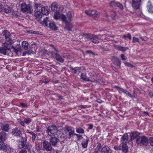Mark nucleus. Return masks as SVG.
Returning <instances> with one entry per match:
<instances>
[{
  "mask_svg": "<svg viewBox=\"0 0 153 153\" xmlns=\"http://www.w3.org/2000/svg\"><path fill=\"white\" fill-rule=\"evenodd\" d=\"M26 149H27L28 152L30 153H35L33 148L32 147V146L30 143H27L26 145Z\"/></svg>",
  "mask_w": 153,
  "mask_h": 153,
  "instance_id": "nucleus-14",
  "label": "nucleus"
},
{
  "mask_svg": "<svg viewBox=\"0 0 153 153\" xmlns=\"http://www.w3.org/2000/svg\"><path fill=\"white\" fill-rule=\"evenodd\" d=\"M26 144L23 143V142L21 141L19 144V146L20 148H24L25 146H26Z\"/></svg>",
  "mask_w": 153,
  "mask_h": 153,
  "instance_id": "nucleus-39",
  "label": "nucleus"
},
{
  "mask_svg": "<svg viewBox=\"0 0 153 153\" xmlns=\"http://www.w3.org/2000/svg\"><path fill=\"white\" fill-rule=\"evenodd\" d=\"M85 13L89 16H93L96 15L97 11L94 10H85Z\"/></svg>",
  "mask_w": 153,
  "mask_h": 153,
  "instance_id": "nucleus-12",
  "label": "nucleus"
},
{
  "mask_svg": "<svg viewBox=\"0 0 153 153\" xmlns=\"http://www.w3.org/2000/svg\"><path fill=\"white\" fill-rule=\"evenodd\" d=\"M118 48L119 50L123 51H125L128 49V48L127 47H123L121 46H119Z\"/></svg>",
  "mask_w": 153,
  "mask_h": 153,
  "instance_id": "nucleus-40",
  "label": "nucleus"
},
{
  "mask_svg": "<svg viewBox=\"0 0 153 153\" xmlns=\"http://www.w3.org/2000/svg\"><path fill=\"white\" fill-rule=\"evenodd\" d=\"M84 36L86 38L90 39H92L93 38H97V36L91 34L89 33L85 34Z\"/></svg>",
  "mask_w": 153,
  "mask_h": 153,
  "instance_id": "nucleus-25",
  "label": "nucleus"
},
{
  "mask_svg": "<svg viewBox=\"0 0 153 153\" xmlns=\"http://www.w3.org/2000/svg\"><path fill=\"white\" fill-rule=\"evenodd\" d=\"M147 8L148 9L149 12L152 13H153V6H152L151 2L150 1H148Z\"/></svg>",
  "mask_w": 153,
  "mask_h": 153,
  "instance_id": "nucleus-23",
  "label": "nucleus"
},
{
  "mask_svg": "<svg viewBox=\"0 0 153 153\" xmlns=\"http://www.w3.org/2000/svg\"><path fill=\"white\" fill-rule=\"evenodd\" d=\"M81 78L83 80L87 81H91L92 82H94L96 80L94 78V80H91L89 78L87 77L85 74L82 73L81 74Z\"/></svg>",
  "mask_w": 153,
  "mask_h": 153,
  "instance_id": "nucleus-13",
  "label": "nucleus"
},
{
  "mask_svg": "<svg viewBox=\"0 0 153 153\" xmlns=\"http://www.w3.org/2000/svg\"><path fill=\"white\" fill-rule=\"evenodd\" d=\"M32 141L34 142L35 141V139L37 136L36 134L34 133L32 135Z\"/></svg>",
  "mask_w": 153,
  "mask_h": 153,
  "instance_id": "nucleus-48",
  "label": "nucleus"
},
{
  "mask_svg": "<svg viewBox=\"0 0 153 153\" xmlns=\"http://www.w3.org/2000/svg\"><path fill=\"white\" fill-rule=\"evenodd\" d=\"M113 58V59L115 60L117 62L118 64L117 65L120 68V65L121 63V61L119 59L118 57L116 56H114Z\"/></svg>",
  "mask_w": 153,
  "mask_h": 153,
  "instance_id": "nucleus-34",
  "label": "nucleus"
},
{
  "mask_svg": "<svg viewBox=\"0 0 153 153\" xmlns=\"http://www.w3.org/2000/svg\"><path fill=\"white\" fill-rule=\"evenodd\" d=\"M13 43L12 40L10 39H9L8 40L6 41L2 45L9 51L13 47L12 45Z\"/></svg>",
  "mask_w": 153,
  "mask_h": 153,
  "instance_id": "nucleus-6",
  "label": "nucleus"
},
{
  "mask_svg": "<svg viewBox=\"0 0 153 153\" xmlns=\"http://www.w3.org/2000/svg\"><path fill=\"white\" fill-rule=\"evenodd\" d=\"M111 150L108 146H104L101 150V153H111Z\"/></svg>",
  "mask_w": 153,
  "mask_h": 153,
  "instance_id": "nucleus-17",
  "label": "nucleus"
},
{
  "mask_svg": "<svg viewBox=\"0 0 153 153\" xmlns=\"http://www.w3.org/2000/svg\"><path fill=\"white\" fill-rule=\"evenodd\" d=\"M86 52L87 53H89V54H93V52H92V51L90 50L87 51H86Z\"/></svg>",
  "mask_w": 153,
  "mask_h": 153,
  "instance_id": "nucleus-59",
  "label": "nucleus"
},
{
  "mask_svg": "<svg viewBox=\"0 0 153 153\" xmlns=\"http://www.w3.org/2000/svg\"><path fill=\"white\" fill-rule=\"evenodd\" d=\"M88 129H92L93 128V125L92 124H89L88 125Z\"/></svg>",
  "mask_w": 153,
  "mask_h": 153,
  "instance_id": "nucleus-58",
  "label": "nucleus"
},
{
  "mask_svg": "<svg viewBox=\"0 0 153 153\" xmlns=\"http://www.w3.org/2000/svg\"><path fill=\"white\" fill-rule=\"evenodd\" d=\"M42 145L43 148L47 151H50L52 149L51 146L48 141H44L42 142Z\"/></svg>",
  "mask_w": 153,
  "mask_h": 153,
  "instance_id": "nucleus-8",
  "label": "nucleus"
},
{
  "mask_svg": "<svg viewBox=\"0 0 153 153\" xmlns=\"http://www.w3.org/2000/svg\"><path fill=\"white\" fill-rule=\"evenodd\" d=\"M123 38L125 39H126L127 38H128L129 39L131 40V35L130 33H128L126 35H123Z\"/></svg>",
  "mask_w": 153,
  "mask_h": 153,
  "instance_id": "nucleus-36",
  "label": "nucleus"
},
{
  "mask_svg": "<svg viewBox=\"0 0 153 153\" xmlns=\"http://www.w3.org/2000/svg\"><path fill=\"white\" fill-rule=\"evenodd\" d=\"M7 139L6 133L4 132L0 133V141L3 142Z\"/></svg>",
  "mask_w": 153,
  "mask_h": 153,
  "instance_id": "nucleus-15",
  "label": "nucleus"
},
{
  "mask_svg": "<svg viewBox=\"0 0 153 153\" xmlns=\"http://www.w3.org/2000/svg\"><path fill=\"white\" fill-rule=\"evenodd\" d=\"M141 135L142 134L138 132H131L130 134L131 140H133L136 139V143L140 146H146L149 142L151 146L153 147V138L150 137L148 139L146 136Z\"/></svg>",
  "mask_w": 153,
  "mask_h": 153,
  "instance_id": "nucleus-1",
  "label": "nucleus"
},
{
  "mask_svg": "<svg viewBox=\"0 0 153 153\" xmlns=\"http://www.w3.org/2000/svg\"><path fill=\"white\" fill-rule=\"evenodd\" d=\"M69 133V135L70 136L74 135V129L73 128H69L67 129Z\"/></svg>",
  "mask_w": 153,
  "mask_h": 153,
  "instance_id": "nucleus-33",
  "label": "nucleus"
},
{
  "mask_svg": "<svg viewBox=\"0 0 153 153\" xmlns=\"http://www.w3.org/2000/svg\"><path fill=\"white\" fill-rule=\"evenodd\" d=\"M1 149L3 151H6V146L4 144L2 143L1 146Z\"/></svg>",
  "mask_w": 153,
  "mask_h": 153,
  "instance_id": "nucleus-42",
  "label": "nucleus"
},
{
  "mask_svg": "<svg viewBox=\"0 0 153 153\" xmlns=\"http://www.w3.org/2000/svg\"><path fill=\"white\" fill-rule=\"evenodd\" d=\"M41 13L44 15H47L49 13L48 10L45 7H41Z\"/></svg>",
  "mask_w": 153,
  "mask_h": 153,
  "instance_id": "nucleus-29",
  "label": "nucleus"
},
{
  "mask_svg": "<svg viewBox=\"0 0 153 153\" xmlns=\"http://www.w3.org/2000/svg\"><path fill=\"white\" fill-rule=\"evenodd\" d=\"M121 59L122 60H125L127 59V57L123 54H122L120 55Z\"/></svg>",
  "mask_w": 153,
  "mask_h": 153,
  "instance_id": "nucleus-47",
  "label": "nucleus"
},
{
  "mask_svg": "<svg viewBox=\"0 0 153 153\" xmlns=\"http://www.w3.org/2000/svg\"><path fill=\"white\" fill-rule=\"evenodd\" d=\"M127 143H122V149L123 152L126 153L128 152V146L126 144Z\"/></svg>",
  "mask_w": 153,
  "mask_h": 153,
  "instance_id": "nucleus-21",
  "label": "nucleus"
},
{
  "mask_svg": "<svg viewBox=\"0 0 153 153\" xmlns=\"http://www.w3.org/2000/svg\"><path fill=\"white\" fill-rule=\"evenodd\" d=\"M8 51L4 46L0 47V53L4 55H6Z\"/></svg>",
  "mask_w": 153,
  "mask_h": 153,
  "instance_id": "nucleus-22",
  "label": "nucleus"
},
{
  "mask_svg": "<svg viewBox=\"0 0 153 153\" xmlns=\"http://www.w3.org/2000/svg\"><path fill=\"white\" fill-rule=\"evenodd\" d=\"M36 150H37V152H39L40 150V149L39 146H36Z\"/></svg>",
  "mask_w": 153,
  "mask_h": 153,
  "instance_id": "nucleus-55",
  "label": "nucleus"
},
{
  "mask_svg": "<svg viewBox=\"0 0 153 153\" xmlns=\"http://www.w3.org/2000/svg\"><path fill=\"white\" fill-rule=\"evenodd\" d=\"M110 5L111 7H119L120 9H123V6L120 3L115 1H113L111 2Z\"/></svg>",
  "mask_w": 153,
  "mask_h": 153,
  "instance_id": "nucleus-10",
  "label": "nucleus"
},
{
  "mask_svg": "<svg viewBox=\"0 0 153 153\" xmlns=\"http://www.w3.org/2000/svg\"><path fill=\"white\" fill-rule=\"evenodd\" d=\"M1 129L4 131L8 132L10 129L9 125L8 124H4L1 126Z\"/></svg>",
  "mask_w": 153,
  "mask_h": 153,
  "instance_id": "nucleus-19",
  "label": "nucleus"
},
{
  "mask_svg": "<svg viewBox=\"0 0 153 153\" xmlns=\"http://www.w3.org/2000/svg\"><path fill=\"white\" fill-rule=\"evenodd\" d=\"M20 105L21 106L24 108H26L27 107V105L25 103H20Z\"/></svg>",
  "mask_w": 153,
  "mask_h": 153,
  "instance_id": "nucleus-53",
  "label": "nucleus"
},
{
  "mask_svg": "<svg viewBox=\"0 0 153 153\" xmlns=\"http://www.w3.org/2000/svg\"><path fill=\"white\" fill-rule=\"evenodd\" d=\"M58 5V4L55 2H53L51 4V9L53 11H57Z\"/></svg>",
  "mask_w": 153,
  "mask_h": 153,
  "instance_id": "nucleus-24",
  "label": "nucleus"
},
{
  "mask_svg": "<svg viewBox=\"0 0 153 153\" xmlns=\"http://www.w3.org/2000/svg\"><path fill=\"white\" fill-rule=\"evenodd\" d=\"M31 120L30 118H25L24 119V121L27 124H28L31 122Z\"/></svg>",
  "mask_w": 153,
  "mask_h": 153,
  "instance_id": "nucleus-41",
  "label": "nucleus"
},
{
  "mask_svg": "<svg viewBox=\"0 0 153 153\" xmlns=\"http://www.w3.org/2000/svg\"><path fill=\"white\" fill-rule=\"evenodd\" d=\"M128 135L126 133H125L122 137L121 142L122 143H127L128 141Z\"/></svg>",
  "mask_w": 153,
  "mask_h": 153,
  "instance_id": "nucleus-16",
  "label": "nucleus"
},
{
  "mask_svg": "<svg viewBox=\"0 0 153 153\" xmlns=\"http://www.w3.org/2000/svg\"><path fill=\"white\" fill-rule=\"evenodd\" d=\"M72 15L71 12H68L67 15V19H65V21H64L65 22V28L68 31H71L73 27L72 24L69 22L71 21Z\"/></svg>",
  "mask_w": 153,
  "mask_h": 153,
  "instance_id": "nucleus-3",
  "label": "nucleus"
},
{
  "mask_svg": "<svg viewBox=\"0 0 153 153\" xmlns=\"http://www.w3.org/2000/svg\"><path fill=\"white\" fill-rule=\"evenodd\" d=\"M24 121H22L21 120H19L18 122L22 126H25V124L24 123Z\"/></svg>",
  "mask_w": 153,
  "mask_h": 153,
  "instance_id": "nucleus-52",
  "label": "nucleus"
},
{
  "mask_svg": "<svg viewBox=\"0 0 153 153\" xmlns=\"http://www.w3.org/2000/svg\"><path fill=\"white\" fill-rule=\"evenodd\" d=\"M101 147V145L100 143H98L97 146V147L94 150V152L96 153H97L98 151L100 150Z\"/></svg>",
  "mask_w": 153,
  "mask_h": 153,
  "instance_id": "nucleus-35",
  "label": "nucleus"
},
{
  "mask_svg": "<svg viewBox=\"0 0 153 153\" xmlns=\"http://www.w3.org/2000/svg\"><path fill=\"white\" fill-rule=\"evenodd\" d=\"M20 7L21 11L23 13H31L33 12V10L30 4H27L24 2L21 4Z\"/></svg>",
  "mask_w": 153,
  "mask_h": 153,
  "instance_id": "nucleus-4",
  "label": "nucleus"
},
{
  "mask_svg": "<svg viewBox=\"0 0 153 153\" xmlns=\"http://www.w3.org/2000/svg\"><path fill=\"white\" fill-rule=\"evenodd\" d=\"M3 34L5 37L6 39H9L10 35V32L7 30L4 31Z\"/></svg>",
  "mask_w": 153,
  "mask_h": 153,
  "instance_id": "nucleus-27",
  "label": "nucleus"
},
{
  "mask_svg": "<svg viewBox=\"0 0 153 153\" xmlns=\"http://www.w3.org/2000/svg\"><path fill=\"white\" fill-rule=\"evenodd\" d=\"M39 131H39V126H37L36 127V132H39Z\"/></svg>",
  "mask_w": 153,
  "mask_h": 153,
  "instance_id": "nucleus-61",
  "label": "nucleus"
},
{
  "mask_svg": "<svg viewBox=\"0 0 153 153\" xmlns=\"http://www.w3.org/2000/svg\"><path fill=\"white\" fill-rule=\"evenodd\" d=\"M28 46V43L26 41H23L22 43V46L24 49H27Z\"/></svg>",
  "mask_w": 153,
  "mask_h": 153,
  "instance_id": "nucleus-32",
  "label": "nucleus"
},
{
  "mask_svg": "<svg viewBox=\"0 0 153 153\" xmlns=\"http://www.w3.org/2000/svg\"><path fill=\"white\" fill-rule=\"evenodd\" d=\"M50 143L52 146H55L58 142V139L55 137H52L50 139Z\"/></svg>",
  "mask_w": 153,
  "mask_h": 153,
  "instance_id": "nucleus-18",
  "label": "nucleus"
},
{
  "mask_svg": "<svg viewBox=\"0 0 153 153\" xmlns=\"http://www.w3.org/2000/svg\"><path fill=\"white\" fill-rule=\"evenodd\" d=\"M49 27L51 29L54 30H57L54 22H50L49 23Z\"/></svg>",
  "mask_w": 153,
  "mask_h": 153,
  "instance_id": "nucleus-28",
  "label": "nucleus"
},
{
  "mask_svg": "<svg viewBox=\"0 0 153 153\" xmlns=\"http://www.w3.org/2000/svg\"><path fill=\"white\" fill-rule=\"evenodd\" d=\"M125 94L128 95L129 97H130L132 98H134V97L129 92H128L127 91L125 93Z\"/></svg>",
  "mask_w": 153,
  "mask_h": 153,
  "instance_id": "nucleus-44",
  "label": "nucleus"
},
{
  "mask_svg": "<svg viewBox=\"0 0 153 153\" xmlns=\"http://www.w3.org/2000/svg\"><path fill=\"white\" fill-rule=\"evenodd\" d=\"M133 42H139V39L137 37H133Z\"/></svg>",
  "mask_w": 153,
  "mask_h": 153,
  "instance_id": "nucleus-50",
  "label": "nucleus"
},
{
  "mask_svg": "<svg viewBox=\"0 0 153 153\" xmlns=\"http://www.w3.org/2000/svg\"><path fill=\"white\" fill-rule=\"evenodd\" d=\"M35 7L36 8H38L39 7H41L42 5L40 4H38L37 3H35Z\"/></svg>",
  "mask_w": 153,
  "mask_h": 153,
  "instance_id": "nucleus-49",
  "label": "nucleus"
},
{
  "mask_svg": "<svg viewBox=\"0 0 153 153\" xmlns=\"http://www.w3.org/2000/svg\"><path fill=\"white\" fill-rule=\"evenodd\" d=\"M54 18L56 20L61 19L63 22L65 21V19H67V17H66L65 15L63 14H60L59 12H55L54 14Z\"/></svg>",
  "mask_w": 153,
  "mask_h": 153,
  "instance_id": "nucleus-5",
  "label": "nucleus"
},
{
  "mask_svg": "<svg viewBox=\"0 0 153 153\" xmlns=\"http://www.w3.org/2000/svg\"><path fill=\"white\" fill-rule=\"evenodd\" d=\"M4 10L5 13H9L11 12L10 8L8 7H6L4 9Z\"/></svg>",
  "mask_w": 153,
  "mask_h": 153,
  "instance_id": "nucleus-38",
  "label": "nucleus"
},
{
  "mask_svg": "<svg viewBox=\"0 0 153 153\" xmlns=\"http://www.w3.org/2000/svg\"><path fill=\"white\" fill-rule=\"evenodd\" d=\"M56 153H61V152L59 150H57L56 151Z\"/></svg>",
  "mask_w": 153,
  "mask_h": 153,
  "instance_id": "nucleus-64",
  "label": "nucleus"
},
{
  "mask_svg": "<svg viewBox=\"0 0 153 153\" xmlns=\"http://www.w3.org/2000/svg\"><path fill=\"white\" fill-rule=\"evenodd\" d=\"M114 88H117V90L119 91V93H120V91L122 92L123 93L125 94L127 90L124 89L123 88H120L118 86H114Z\"/></svg>",
  "mask_w": 153,
  "mask_h": 153,
  "instance_id": "nucleus-26",
  "label": "nucleus"
},
{
  "mask_svg": "<svg viewBox=\"0 0 153 153\" xmlns=\"http://www.w3.org/2000/svg\"><path fill=\"white\" fill-rule=\"evenodd\" d=\"M30 131H30L28 130H26V132L27 133H28V134H30Z\"/></svg>",
  "mask_w": 153,
  "mask_h": 153,
  "instance_id": "nucleus-63",
  "label": "nucleus"
},
{
  "mask_svg": "<svg viewBox=\"0 0 153 153\" xmlns=\"http://www.w3.org/2000/svg\"><path fill=\"white\" fill-rule=\"evenodd\" d=\"M97 102L99 103H102V101L100 99H98L97 100Z\"/></svg>",
  "mask_w": 153,
  "mask_h": 153,
  "instance_id": "nucleus-60",
  "label": "nucleus"
},
{
  "mask_svg": "<svg viewBox=\"0 0 153 153\" xmlns=\"http://www.w3.org/2000/svg\"><path fill=\"white\" fill-rule=\"evenodd\" d=\"M35 16L36 18L40 19L42 17V13L40 11H37L35 13Z\"/></svg>",
  "mask_w": 153,
  "mask_h": 153,
  "instance_id": "nucleus-30",
  "label": "nucleus"
},
{
  "mask_svg": "<svg viewBox=\"0 0 153 153\" xmlns=\"http://www.w3.org/2000/svg\"><path fill=\"white\" fill-rule=\"evenodd\" d=\"M19 153H27V152L24 149H22L20 151Z\"/></svg>",
  "mask_w": 153,
  "mask_h": 153,
  "instance_id": "nucleus-56",
  "label": "nucleus"
},
{
  "mask_svg": "<svg viewBox=\"0 0 153 153\" xmlns=\"http://www.w3.org/2000/svg\"><path fill=\"white\" fill-rule=\"evenodd\" d=\"M89 139L86 137V139H84L82 142L81 145L83 148H86L88 146Z\"/></svg>",
  "mask_w": 153,
  "mask_h": 153,
  "instance_id": "nucleus-11",
  "label": "nucleus"
},
{
  "mask_svg": "<svg viewBox=\"0 0 153 153\" xmlns=\"http://www.w3.org/2000/svg\"><path fill=\"white\" fill-rule=\"evenodd\" d=\"M141 0H132V7L136 9L139 8Z\"/></svg>",
  "mask_w": 153,
  "mask_h": 153,
  "instance_id": "nucleus-9",
  "label": "nucleus"
},
{
  "mask_svg": "<svg viewBox=\"0 0 153 153\" xmlns=\"http://www.w3.org/2000/svg\"><path fill=\"white\" fill-rule=\"evenodd\" d=\"M76 132L79 133L83 134L84 133V130L81 128H79L76 129Z\"/></svg>",
  "mask_w": 153,
  "mask_h": 153,
  "instance_id": "nucleus-37",
  "label": "nucleus"
},
{
  "mask_svg": "<svg viewBox=\"0 0 153 153\" xmlns=\"http://www.w3.org/2000/svg\"><path fill=\"white\" fill-rule=\"evenodd\" d=\"M50 46L52 47L53 48L54 50L56 51L57 52H59V51L56 48L54 47V46L53 45H51Z\"/></svg>",
  "mask_w": 153,
  "mask_h": 153,
  "instance_id": "nucleus-57",
  "label": "nucleus"
},
{
  "mask_svg": "<svg viewBox=\"0 0 153 153\" xmlns=\"http://www.w3.org/2000/svg\"><path fill=\"white\" fill-rule=\"evenodd\" d=\"M80 107L83 108H85L87 107V106L86 105H81L80 106Z\"/></svg>",
  "mask_w": 153,
  "mask_h": 153,
  "instance_id": "nucleus-62",
  "label": "nucleus"
},
{
  "mask_svg": "<svg viewBox=\"0 0 153 153\" xmlns=\"http://www.w3.org/2000/svg\"><path fill=\"white\" fill-rule=\"evenodd\" d=\"M80 69L79 68L76 67L72 68H71V71L72 73L76 74L80 72Z\"/></svg>",
  "mask_w": 153,
  "mask_h": 153,
  "instance_id": "nucleus-31",
  "label": "nucleus"
},
{
  "mask_svg": "<svg viewBox=\"0 0 153 153\" xmlns=\"http://www.w3.org/2000/svg\"><path fill=\"white\" fill-rule=\"evenodd\" d=\"M55 56L56 59L57 61L61 62H63L64 61V59L62 58V57L57 53H55Z\"/></svg>",
  "mask_w": 153,
  "mask_h": 153,
  "instance_id": "nucleus-20",
  "label": "nucleus"
},
{
  "mask_svg": "<svg viewBox=\"0 0 153 153\" xmlns=\"http://www.w3.org/2000/svg\"><path fill=\"white\" fill-rule=\"evenodd\" d=\"M57 127L55 126H50L47 128L46 132L48 135L50 136H54L57 131V135L58 137H60L62 138L65 137V135L64 134L59 130L57 131Z\"/></svg>",
  "mask_w": 153,
  "mask_h": 153,
  "instance_id": "nucleus-2",
  "label": "nucleus"
},
{
  "mask_svg": "<svg viewBox=\"0 0 153 153\" xmlns=\"http://www.w3.org/2000/svg\"><path fill=\"white\" fill-rule=\"evenodd\" d=\"M74 135H75L77 137V139L78 140H79L82 138V135L80 134H74Z\"/></svg>",
  "mask_w": 153,
  "mask_h": 153,
  "instance_id": "nucleus-45",
  "label": "nucleus"
},
{
  "mask_svg": "<svg viewBox=\"0 0 153 153\" xmlns=\"http://www.w3.org/2000/svg\"><path fill=\"white\" fill-rule=\"evenodd\" d=\"M124 64L126 66L129 67H133V66L131 64H130L128 62H124Z\"/></svg>",
  "mask_w": 153,
  "mask_h": 153,
  "instance_id": "nucleus-43",
  "label": "nucleus"
},
{
  "mask_svg": "<svg viewBox=\"0 0 153 153\" xmlns=\"http://www.w3.org/2000/svg\"><path fill=\"white\" fill-rule=\"evenodd\" d=\"M93 42L94 43H99V42L98 40V37L97 36V38H93Z\"/></svg>",
  "mask_w": 153,
  "mask_h": 153,
  "instance_id": "nucleus-46",
  "label": "nucleus"
},
{
  "mask_svg": "<svg viewBox=\"0 0 153 153\" xmlns=\"http://www.w3.org/2000/svg\"><path fill=\"white\" fill-rule=\"evenodd\" d=\"M21 141L23 142V143L26 144L27 142V137H22V140Z\"/></svg>",
  "mask_w": 153,
  "mask_h": 153,
  "instance_id": "nucleus-51",
  "label": "nucleus"
},
{
  "mask_svg": "<svg viewBox=\"0 0 153 153\" xmlns=\"http://www.w3.org/2000/svg\"><path fill=\"white\" fill-rule=\"evenodd\" d=\"M114 149L116 150H120L121 149V147L120 146H115L114 147Z\"/></svg>",
  "mask_w": 153,
  "mask_h": 153,
  "instance_id": "nucleus-54",
  "label": "nucleus"
},
{
  "mask_svg": "<svg viewBox=\"0 0 153 153\" xmlns=\"http://www.w3.org/2000/svg\"><path fill=\"white\" fill-rule=\"evenodd\" d=\"M21 133V131L18 128H15L12 130L11 134L15 136L19 137Z\"/></svg>",
  "mask_w": 153,
  "mask_h": 153,
  "instance_id": "nucleus-7",
  "label": "nucleus"
}]
</instances>
